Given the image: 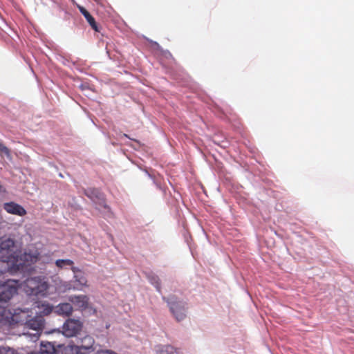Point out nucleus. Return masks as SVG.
I'll return each instance as SVG.
<instances>
[{"label":"nucleus","instance_id":"6","mask_svg":"<svg viewBox=\"0 0 354 354\" xmlns=\"http://www.w3.org/2000/svg\"><path fill=\"white\" fill-rule=\"evenodd\" d=\"M82 323L75 319H68L62 326V333L67 337L76 336L82 328Z\"/></svg>","mask_w":354,"mask_h":354},{"label":"nucleus","instance_id":"14","mask_svg":"<svg viewBox=\"0 0 354 354\" xmlns=\"http://www.w3.org/2000/svg\"><path fill=\"white\" fill-rule=\"evenodd\" d=\"M7 272L12 273V272H15L17 271L14 268V266L12 264V261H8V259H2L1 257V259H0V275L6 273Z\"/></svg>","mask_w":354,"mask_h":354},{"label":"nucleus","instance_id":"12","mask_svg":"<svg viewBox=\"0 0 354 354\" xmlns=\"http://www.w3.org/2000/svg\"><path fill=\"white\" fill-rule=\"evenodd\" d=\"M55 312L59 315L68 317L73 313V306L69 303L59 304L56 306Z\"/></svg>","mask_w":354,"mask_h":354},{"label":"nucleus","instance_id":"16","mask_svg":"<svg viewBox=\"0 0 354 354\" xmlns=\"http://www.w3.org/2000/svg\"><path fill=\"white\" fill-rule=\"evenodd\" d=\"M49 286L46 281L41 277V279L38 284L37 290H35V296H45L47 294Z\"/></svg>","mask_w":354,"mask_h":354},{"label":"nucleus","instance_id":"23","mask_svg":"<svg viewBox=\"0 0 354 354\" xmlns=\"http://www.w3.org/2000/svg\"><path fill=\"white\" fill-rule=\"evenodd\" d=\"M0 354H15V350L7 346L0 347Z\"/></svg>","mask_w":354,"mask_h":354},{"label":"nucleus","instance_id":"7","mask_svg":"<svg viewBox=\"0 0 354 354\" xmlns=\"http://www.w3.org/2000/svg\"><path fill=\"white\" fill-rule=\"evenodd\" d=\"M25 325L34 330L36 331V333L31 335V338L33 341H36L38 339L39 334V331L41 330L44 326V317L41 315H37L35 317L26 320L25 322Z\"/></svg>","mask_w":354,"mask_h":354},{"label":"nucleus","instance_id":"20","mask_svg":"<svg viewBox=\"0 0 354 354\" xmlns=\"http://www.w3.org/2000/svg\"><path fill=\"white\" fill-rule=\"evenodd\" d=\"M147 277L150 283L156 288L158 292H160V283L158 277L157 275L151 274H149Z\"/></svg>","mask_w":354,"mask_h":354},{"label":"nucleus","instance_id":"13","mask_svg":"<svg viewBox=\"0 0 354 354\" xmlns=\"http://www.w3.org/2000/svg\"><path fill=\"white\" fill-rule=\"evenodd\" d=\"M80 12L84 15L91 28L96 32H99L97 24L93 17L82 6H78Z\"/></svg>","mask_w":354,"mask_h":354},{"label":"nucleus","instance_id":"18","mask_svg":"<svg viewBox=\"0 0 354 354\" xmlns=\"http://www.w3.org/2000/svg\"><path fill=\"white\" fill-rule=\"evenodd\" d=\"M75 282L77 283L80 287L77 289H82L83 287L87 286V279L83 273L74 275Z\"/></svg>","mask_w":354,"mask_h":354},{"label":"nucleus","instance_id":"11","mask_svg":"<svg viewBox=\"0 0 354 354\" xmlns=\"http://www.w3.org/2000/svg\"><path fill=\"white\" fill-rule=\"evenodd\" d=\"M35 310V313L42 316L49 315L53 311V306L47 302H39L32 308Z\"/></svg>","mask_w":354,"mask_h":354},{"label":"nucleus","instance_id":"24","mask_svg":"<svg viewBox=\"0 0 354 354\" xmlns=\"http://www.w3.org/2000/svg\"><path fill=\"white\" fill-rule=\"evenodd\" d=\"M71 270L74 273V275L82 273V271L77 267L71 266Z\"/></svg>","mask_w":354,"mask_h":354},{"label":"nucleus","instance_id":"15","mask_svg":"<svg viewBox=\"0 0 354 354\" xmlns=\"http://www.w3.org/2000/svg\"><path fill=\"white\" fill-rule=\"evenodd\" d=\"M40 351L41 354H57V349L54 344L48 342H42L41 343Z\"/></svg>","mask_w":354,"mask_h":354},{"label":"nucleus","instance_id":"4","mask_svg":"<svg viewBox=\"0 0 354 354\" xmlns=\"http://www.w3.org/2000/svg\"><path fill=\"white\" fill-rule=\"evenodd\" d=\"M39 254L37 252H26L21 254H19V256L15 259L12 264L14 266V268L16 271H19L20 270H23L24 267H27L30 266L31 264L35 263L39 259Z\"/></svg>","mask_w":354,"mask_h":354},{"label":"nucleus","instance_id":"3","mask_svg":"<svg viewBox=\"0 0 354 354\" xmlns=\"http://www.w3.org/2000/svg\"><path fill=\"white\" fill-rule=\"evenodd\" d=\"M163 300L167 303L171 313L178 322L185 318L187 309L185 302L178 300L174 297L167 299L163 297Z\"/></svg>","mask_w":354,"mask_h":354},{"label":"nucleus","instance_id":"2","mask_svg":"<svg viewBox=\"0 0 354 354\" xmlns=\"http://www.w3.org/2000/svg\"><path fill=\"white\" fill-rule=\"evenodd\" d=\"M21 252V246L15 239L3 236L0 237V256L2 259L14 261Z\"/></svg>","mask_w":354,"mask_h":354},{"label":"nucleus","instance_id":"19","mask_svg":"<svg viewBox=\"0 0 354 354\" xmlns=\"http://www.w3.org/2000/svg\"><path fill=\"white\" fill-rule=\"evenodd\" d=\"M84 194L86 196L90 198L92 200H95V198L100 199L101 197V193L97 189H88L84 191Z\"/></svg>","mask_w":354,"mask_h":354},{"label":"nucleus","instance_id":"21","mask_svg":"<svg viewBox=\"0 0 354 354\" xmlns=\"http://www.w3.org/2000/svg\"><path fill=\"white\" fill-rule=\"evenodd\" d=\"M73 261L71 259H57L55 261V265L59 268H63L66 266H71L73 265Z\"/></svg>","mask_w":354,"mask_h":354},{"label":"nucleus","instance_id":"22","mask_svg":"<svg viewBox=\"0 0 354 354\" xmlns=\"http://www.w3.org/2000/svg\"><path fill=\"white\" fill-rule=\"evenodd\" d=\"M0 153L1 155H5L7 157H9L10 156L9 149L1 142H0Z\"/></svg>","mask_w":354,"mask_h":354},{"label":"nucleus","instance_id":"17","mask_svg":"<svg viewBox=\"0 0 354 354\" xmlns=\"http://www.w3.org/2000/svg\"><path fill=\"white\" fill-rule=\"evenodd\" d=\"M158 354H179L178 351L171 345H165L160 347Z\"/></svg>","mask_w":354,"mask_h":354},{"label":"nucleus","instance_id":"1","mask_svg":"<svg viewBox=\"0 0 354 354\" xmlns=\"http://www.w3.org/2000/svg\"><path fill=\"white\" fill-rule=\"evenodd\" d=\"M19 281L8 279L0 284V324L12 326L18 323L17 315L6 309L5 305L17 292Z\"/></svg>","mask_w":354,"mask_h":354},{"label":"nucleus","instance_id":"8","mask_svg":"<svg viewBox=\"0 0 354 354\" xmlns=\"http://www.w3.org/2000/svg\"><path fill=\"white\" fill-rule=\"evenodd\" d=\"M69 301L80 310H84L88 307L89 298L86 295H73L69 297Z\"/></svg>","mask_w":354,"mask_h":354},{"label":"nucleus","instance_id":"5","mask_svg":"<svg viewBox=\"0 0 354 354\" xmlns=\"http://www.w3.org/2000/svg\"><path fill=\"white\" fill-rule=\"evenodd\" d=\"M95 340L91 335H85L83 338L80 339L78 345L69 346L64 349V352L69 354H79L82 351H89L93 350Z\"/></svg>","mask_w":354,"mask_h":354},{"label":"nucleus","instance_id":"9","mask_svg":"<svg viewBox=\"0 0 354 354\" xmlns=\"http://www.w3.org/2000/svg\"><path fill=\"white\" fill-rule=\"evenodd\" d=\"M3 209L9 214L19 216H24L27 214L26 210L21 205L15 202L5 203Z\"/></svg>","mask_w":354,"mask_h":354},{"label":"nucleus","instance_id":"10","mask_svg":"<svg viewBox=\"0 0 354 354\" xmlns=\"http://www.w3.org/2000/svg\"><path fill=\"white\" fill-rule=\"evenodd\" d=\"M41 279V277L27 279L24 282V290L28 295H35L38 284Z\"/></svg>","mask_w":354,"mask_h":354}]
</instances>
